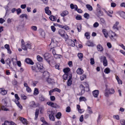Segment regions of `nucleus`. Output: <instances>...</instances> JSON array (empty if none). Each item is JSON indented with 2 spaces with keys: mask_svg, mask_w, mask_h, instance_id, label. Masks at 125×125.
I'll return each mask as SVG.
<instances>
[{
  "mask_svg": "<svg viewBox=\"0 0 125 125\" xmlns=\"http://www.w3.org/2000/svg\"><path fill=\"white\" fill-rule=\"evenodd\" d=\"M1 109L2 110L4 111H7L9 110L4 105H3L1 106Z\"/></svg>",
  "mask_w": 125,
  "mask_h": 125,
  "instance_id": "a18cd8bd",
  "label": "nucleus"
},
{
  "mask_svg": "<svg viewBox=\"0 0 125 125\" xmlns=\"http://www.w3.org/2000/svg\"><path fill=\"white\" fill-rule=\"evenodd\" d=\"M82 25L81 24L78 25L77 27V29L79 32L81 31V30Z\"/></svg>",
  "mask_w": 125,
  "mask_h": 125,
  "instance_id": "79ce46f5",
  "label": "nucleus"
},
{
  "mask_svg": "<svg viewBox=\"0 0 125 125\" xmlns=\"http://www.w3.org/2000/svg\"><path fill=\"white\" fill-rule=\"evenodd\" d=\"M96 14L98 17L102 16L103 15V12L102 11H101V10L99 12H98L97 13H96Z\"/></svg>",
  "mask_w": 125,
  "mask_h": 125,
  "instance_id": "7c9ffc66",
  "label": "nucleus"
},
{
  "mask_svg": "<svg viewBox=\"0 0 125 125\" xmlns=\"http://www.w3.org/2000/svg\"><path fill=\"white\" fill-rule=\"evenodd\" d=\"M57 42V41L56 40L55 38H53L52 40V42L50 43V44H52L53 43H56V42Z\"/></svg>",
  "mask_w": 125,
  "mask_h": 125,
  "instance_id": "f704fd0d",
  "label": "nucleus"
},
{
  "mask_svg": "<svg viewBox=\"0 0 125 125\" xmlns=\"http://www.w3.org/2000/svg\"><path fill=\"white\" fill-rule=\"evenodd\" d=\"M120 16L123 18L125 19V12L122 11L120 13Z\"/></svg>",
  "mask_w": 125,
  "mask_h": 125,
  "instance_id": "473e14b6",
  "label": "nucleus"
},
{
  "mask_svg": "<svg viewBox=\"0 0 125 125\" xmlns=\"http://www.w3.org/2000/svg\"><path fill=\"white\" fill-rule=\"evenodd\" d=\"M54 114V112L52 111H51V113L49 115V118L52 121H55V118L53 116Z\"/></svg>",
  "mask_w": 125,
  "mask_h": 125,
  "instance_id": "9d476101",
  "label": "nucleus"
},
{
  "mask_svg": "<svg viewBox=\"0 0 125 125\" xmlns=\"http://www.w3.org/2000/svg\"><path fill=\"white\" fill-rule=\"evenodd\" d=\"M40 120L43 123V124H47L48 123L47 122L45 121L43 117L41 118L40 119Z\"/></svg>",
  "mask_w": 125,
  "mask_h": 125,
  "instance_id": "4d7b16f0",
  "label": "nucleus"
},
{
  "mask_svg": "<svg viewBox=\"0 0 125 125\" xmlns=\"http://www.w3.org/2000/svg\"><path fill=\"white\" fill-rule=\"evenodd\" d=\"M77 73L79 75L82 74L83 72V70L81 68H79L77 69L76 71Z\"/></svg>",
  "mask_w": 125,
  "mask_h": 125,
  "instance_id": "2eb2a0df",
  "label": "nucleus"
},
{
  "mask_svg": "<svg viewBox=\"0 0 125 125\" xmlns=\"http://www.w3.org/2000/svg\"><path fill=\"white\" fill-rule=\"evenodd\" d=\"M80 101H85L86 99V98L84 97H81L79 98Z\"/></svg>",
  "mask_w": 125,
  "mask_h": 125,
  "instance_id": "4c0bfd02",
  "label": "nucleus"
},
{
  "mask_svg": "<svg viewBox=\"0 0 125 125\" xmlns=\"http://www.w3.org/2000/svg\"><path fill=\"white\" fill-rule=\"evenodd\" d=\"M68 75L67 74H65L63 75V78L64 80H66L68 78Z\"/></svg>",
  "mask_w": 125,
  "mask_h": 125,
  "instance_id": "37998d69",
  "label": "nucleus"
},
{
  "mask_svg": "<svg viewBox=\"0 0 125 125\" xmlns=\"http://www.w3.org/2000/svg\"><path fill=\"white\" fill-rule=\"evenodd\" d=\"M68 44L69 45L73 47H74L75 45V42L73 41H72V40H69Z\"/></svg>",
  "mask_w": 125,
  "mask_h": 125,
  "instance_id": "dca6fc26",
  "label": "nucleus"
},
{
  "mask_svg": "<svg viewBox=\"0 0 125 125\" xmlns=\"http://www.w3.org/2000/svg\"><path fill=\"white\" fill-rule=\"evenodd\" d=\"M31 106L32 107H35L36 106L35 103L33 101L31 102Z\"/></svg>",
  "mask_w": 125,
  "mask_h": 125,
  "instance_id": "5fc2aeb1",
  "label": "nucleus"
},
{
  "mask_svg": "<svg viewBox=\"0 0 125 125\" xmlns=\"http://www.w3.org/2000/svg\"><path fill=\"white\" fill-rule=\"evenodd\" d=\"M44 57L45 59L48 62L50 63V61L49 60L50 58L51 57L50 55L48 53H46L44 54Z\"/></svg>",
  "mask_w": 125,
  "mask_h": 125,
  "instance_id": "0eeeda50",
  "label": "nucleus"
},
{
  "mask_svg": "<svg viewBox=\"0 0 125 125\" xmlns=\"http://www.w3.org/2000/svg\"><path fill=\"white\" fill-rule=\"evenodd\" d=\"M2 101L4 103V105L5 106H6V105L7 104V102L6 101V99L5 98L3 99Z\"/></svg>",
  "mask_w": 125,
  "mask_h": 125,
  "instance_id": "13d9d810",
  "label": "nucleus"
},
{
  "mask_svg": "<svg viewBox=\"0 0 125 125\" xmlns=\"http://www.w3.org/2000/svg\"><path fill=\"white\" fill-rule=\"evenodd\" d=\"M39 93V92L38 88H35L34 89V95H36Z\"/></svg>",
  "mask_w": 125,
  "mask_h": 125,
  "instance_id": "cd10ccee",
  "label": "nucleus"
},
{
  "mask_svg": "<svg viewBox=\"0 0 125 125\" xmlns=\"http://www.w3.org/2000/svg\"><path fill=\"white\" fill-rule=\"evenodd\" d=\"M82 19L81 16L79 15H77L76 17V19L77 20H81Z\"/></svg>",
  "mask_w": 125,
  "mask_h": 125,
  "instance_id": "09e8293b",
  "label": "nucleus"
},
{
  "mask_svg": "<svg viewBox=\"0 0 125 125\" xmlns=\"http://www.w3.org/2000/svg\"><path fill=\"white\" fill-rule=\"evenodd\" d=\"M13 21V20L12 19L9 18L7 20V22L8 23H10Z\"/></svg>",
  "mask_w": 125,
  "mask_h": 125,
  "instance_id": "0e129e2a",
  "label": "nucleus"
},
{
  "mask_svg": "<svg viewBox=\"0 0 125 125\" xmlns=\"http://www.w3.org/2000/svg\"><path fill=\"white\" fill-rule=\"evenodd\" d=\"M71 77L70 76H69L70 78L68 80L67 83V84L68 86H70L72 84V81L71 80Z\"/></svg>",
  "mask_w": 125,
  "mask_h": 125,
  "instance_id": "393cba45",
  "label": "nucleus"
},
{
  "mask_svg": "<svg viewBox=\"0 0 125 125\" xmlns=\"http://www.w3.org/2000/svg\"><path fill=\"white\" fill-rule=\"evenodd\" d=\"M70 69L69 68H67L64 69L63 71L66 74H68V73L70 71Z\"/></svg>",
  "mask_w": 125,
  "mask_h": 125,
  "instance_id": "c756f323",
  "label": "nucleus"
},
{
  "mask_svg": "<svg viewBox=\"0 0 125 125\" xmlns=\"http://www.w3.org/2000/svg\"><path fill=\"white\" fill-rule=\"evenodd\" d=\"M84 35L86 37V38L87 39H89L90 38V36L88 32H86L85 33Z\"/></svg>",
  "mask_w": 125,
  "mask_h": 125,
  "instance_id": "49530a36",
  "label": "nucleus"
},
{
  "mask_svg": "<svg viewBox=\"0 0 125 125\" xmlns=\"http://www.w3.org/2000/svg\"><path fill=\"white\" fill-rule=\"evenodd\" d=\"M19 120L24 125L27 124V121L26 120L22 117H21L20 118Z\"/></svg>",
  "mask_w": 125,
  "mask_h": 125,
  "instance_id": "4468645a",
  "label": "nucleus"
},
{
  "mask_svg": "<svg viewBox=\"0 0 125 125\" xmlns=\"http://www.w3.org/2000/svg\"><path fill=\"white\" fill-rule=\"evenodd\" d=\"M77 107L79 113H82L84 111V110L80 108V106L79 105H77Z\"/></svg>",
  "mask_w": 125,
  "mask_h": 125,
  "instance_id": "aec40b11",
  "label": "nucleus"
},
{
  "mask_svg": "<svg viewBox=\"0 0 125 125\" xmlns=\"http://www.w3.org/2000/svg\"><path fill=\"white\" fill-rule=\"evenodd\" d=\"M47 104L54 108H56L58 106V105L56 104L53 103L51 101L47 102Z\"/></svg>",
  "mask_w": 125,
  "mask_h": 125,
  "instance_id": "423d86ee",
  "label": "nucleus"
},
{
  "mask_svg": "<svg viewBox=\"0 0 125 125\" xmlns=\"http://www.w3.org/2000/svg\"><path fill=\"white\" fill-rule=\"evenodd\" d=\"M49 18L52 21H55L56 19V18L55 17L53 16H50Z\"/></svg>",
  "mask_w": 125,
  "mask_h": 125,
  "instance_id": "2f4dec72",
  "label": "nucleus"
},
{
  "mask_svg": "<svg viewBox=\"0 0 125 125\" xmlns=\"http://www.w3.org/2000/svg\"><path fill=\"white\" fill-rule=\"evenodd\" d=\"M53 55L54 57L56 59L60 58V56H61L60 55L57 54H56L54 55Z\"/></svg>",
  "mask_w": 125,
  "mask_h": 125,
  "instance_id": "8fccbe9b",
  "label": "nucleus"
},
{
  "mask_svg": "<svg viewBox=\"0 0 125 125\" xmlns=\"http://www.w3.org/2000/svg\"><path fill=\"white\" fill-rule=\"evenodd\" d=\"M102 31L104 37L106 38H107L109 35H108L107 31L105 29H103Z\"/></svg>",
  "mask_w": 125,
  "mask_h": 125,
  "instance_id": "f3484780",
  "label": "nucleus"
},
{
  "mask_svg": "<svg viewBox=\"0 0 125 125\" xmlns=\"http://www.w3.org/2000/svg\"><path fill=\"white\" fill-rule=\"evenodd\" d=\"M90 63L93 65L94 64V59L93 58H91L90 59Z\"/></svg>",
  "mask_w": 125,
  "mask_h": 125,
  "instance_id": "e2e57ef3",
  "label": "nucleus"
},
{
  "mask_svg": "<svg viewBox=\"0 0 125 125\" xmlns=\"http://www.w3.org/2000/svg\"><path fill=\"white\" fill-rule=\"evenodd\" d=\"M71 8L72 9H75V10L76 9L78 8L77 6L76 5H74L73 4H71L70 5Z\"/></svg>",
  "mask_w": 125,
  "mask_h": 125,
  "instance_id": "b1692460",
  "label": "nucleus"
},
{
  "mask_svg": "<svg viewBox=\"0 0 125 125\" xmlns=\"http://www.w3.org/2000/svg\"><path fill=\"white\" fill-rule=\"evenodd\" d=\"M99 93V90H95L93 92V96L95 97H97Z\"/></svg>",
  "mask_w": 125,
  "mask_h": 125,
  "instance_id": "ddd939ff",
  "label": "nucleus"
},
{
  "mask_svg": "<svg viewBox=\"0 0 125 125\" xmlns=\"http://www.w3.org/2000/svg\"><path fill=\"white\" fill-rule=\"evenodd\" d=\"M119 24V22L118 21L116 22L113 27V28L114 30H118V28L117 27V26Z\"/></svg>",
  "mask_w": 125,
  "mask_h": 125,
  "instance_id": "a211bd4d",
  "label": "nucleus"
},
{
  "mask_svg": "<svg viewBox=\"0 0 125 125\" xmlns=\"http://www.w3.org/2000/svg\"><path fill=\"white\" fill-rule=\"evenodd\" d=\"M20 18H22L25 17L26 19H28L27 15L26 14H22L20 15Z\"/></svg>",
  "mask_w": 125,
  "mask_h": 125,
  "instance_id": "e433bc0d",
  "label": "nucleus"
},
{
  "mask_svg": "<svg viewBox=\"0 0 125 125\" xmlns=\"http://www.w3.org/2000/svg\"><path fill=\"white\" fill-rule=\"evenodd\" d=\"M49 7H47L45 8L44 10L45 13L48 15H50L51 14V12L49 10Z\"/></svg>",
  "mask_w": 125,
  "mask_h": 125,
  "instance_id": "f8f14e48",
  "label": "nucleus"
},
{
  "mask_svg": "<svg viewBox=\"0 0 125 125\" xmlns=\"http://www.w3.org/2000/svg\"><path fill=\"white\" fill-rule=\"evenodd\" d=\"M121 124L123 125H125V121L123 119L120 120Z\"/></svg>",
  "mask_w": 125,
  "mask_h": 125,
  "instance_id": "338daca9",
  "label": "nucleus"
},
{
  "mask_svg": "<svg viewBox=\"0 0 125 125\" xmlns=\"http://www.w3.org/2000/svg\"><path fill=\"white\" fill-rule=\"evenodd\" d=\"M84 16L85 18L88 19L89 18L90 15H89L88 13H85L84 14Z\"/></svg>",
  "mask_w": 125,
  "mask_h": 125,
  "instance_id": "58836bf2",
  "label": "nucleus"
},
{
  "mask_svg": "<svg viewBox=\"0 0 125 125\" xmlns=\"http://www.w3.org/2000/svg\"><path fill=\"white\" fill-rule=\"evenodd\" d=\"M31 68L32 70L34 72H38L42 71V70H43V67L42 65L39 63H37L36 67L32 66Z\"/></svg>",
  "mask_w": 125,
  "mask_h": 125,
  "instance_id": "f03ea898",
  "label": "nucleus"
},
{
  "mask_svg": "<svg viewBox=\"0 0 125 125\" xmlns=\"http://www.w3.org/2000/svg\"><path fill=\"white\" fill-rule=\"evenodd\" d=\"M37 58L38 61L39 62H42L43 60L42 58L39 55L37 56Z\"/></svg>",
  "mask_w": 125,
  "mask_h": 125,
  "instance_id": "72a5a7b5",
  "label": "nucleus"
},
{
  "mask_svg": "<svg viewBox=\"0 0 125 125\" xmlns=\"http://www.w3.org/2000/svg\"><path fill=\"white\" fill-rule=\"evenodd\" d=\"M99 25V24L97 22H95L93 24V27L95 28L97 27Z\"/></svg>",
  "mask_w": 125,
  "mask_h": 125,
  "instance_id": "6e6d98bb",
  "label": "nucleus"
},
{
  "mask_svg": "<svg viewBox=\"0 0 125 125\" xmlns=\"http://www.w3.org/2000/svg\"><path fill=\"white\" fill-rule=\"evenodd\" d=\"M16 11L18 15H19L21 12V9L20 8H19L16 9Z\"/></svg>",
  "mask_w": 125,
  "mask_h": 125,
  "instance_id": "de8ad7c7",
  "label": "nucleus"
},
{
  "mask_svg": "<svg viewBox=\"0 0 125 125\" xmlns=\"http://www.w3.org/2000/svg\"><path fill=\"white\" fill-rule=\"evenodd\" d=\"M59 34L62 37L67 39H68V36L65 32V31L62 29H60L58 31Z\"/></svg>",
  "mask_w": 125,
  "mask_h": 125,
  "instance_id": "20e7f679",
  "label": "nucleus"
},
{
  "mask_svg": "<svg viewBox=\"0 0 125 125\" xmlns=\"http://www.w3.org/2000/svg\"><path fill=\"white\" fill-rule=\"evenodd\" d=\"M62 28H64L66 30H68L69 29V27L67 25H65L64 26H63Z\"/></svg>",
  "mask_w": 125,
  "mask_h": 125,
  "instance_id": "774afa93",
  "label": "nucleus"
},
{
  "mask_svg": "<svg viewBox=\"0 0 125 125\" xmlns=\"http://www.w3.org/2000/svg\"><path fill=\"white\" fill-rule=\"evenodd\" d=\"M2 125H16V124L14 123L13 122L11 121L9 122L7 121H5L4 123H3Z\"/></svg>",
  "mask_w": 125,
  "mask_h": 125,
  "instance_id": "6e6552de",
  "label": "nucleus"
},
{
  "mask_svg": "<svg viewBox=\"0 0 125 125\" xmlns=\"http://www.w3.org/2000/svg\"><path fill=\"white\" fill-rule=\"evenodd\" d=\"M25 62L27 64H30L31 65H33L34 64V62L30 58H26Z\"/></svg>",
  "mask_w": 125,
  "mask_h": 125,
  "instance_id": "9b49d317",
  "label": "nucleus"
},
{
  "mask_svg": "<svg viewBox=\"0 0 125 125\" xmlns=\"http://www.w3.org/2000/svg\"><path fill=\"white\" fill-rule=\"evenodd\" d=\"M108 36L110 38L112 41H116L118 36L117 35L115 32L112 31L110 32Z\"/></svg>",
  "mask_w": 125,
  "mask_h": 125,
  "instance_id": "7ed1b4c3",
  "label": "nucleus"
},
{
  "mask_svg": "<svg viewBox=\"0 0 125 125\" xmlns=\"http://www.w3.org/2000/svg\"><path fill=\"white\" fill-rule=\"evenodd\" d=\"M109 94H114L115 92L113 88L109 89L108 90Z\"/></svg>",
  "mask_w": 125,
  "mask_h": 125,
  "instance_id": "a878e982",
  "label": "nucleus"
},
{
  "mask_svg": "<svg viewBox=\"0 0 125 125\" xmlns=\"http://www.w3.org/2000/svg\"><path fill=\"white\" fill-rule=\"evenodd\" d=\"M21 47L22 49L24 51H27L28 49H31V43L30 42L25 43L23 39L21 40Z\"/></svg>",
  "mask_w": 125,
  "mask_h": 125,
  "instance_id": "f257e3e1",
  "label": "nucleus"
},
{
  "mask_svg": "<svg viewBox=\"0 0 125 125\" xmlns=\"http://www.w3.org/2000/svg\"><path fill=\"white\" fill-rule=\"evenodd\" d=\"M100 59L101 62H103V65L104 66L107 65V61L105 57L104 56H101L100 58Z\"/></svg>",
  "mask_w": 125,
  "mask_h": 125,
  "instance_id": "39448f33",
  "label": "nucleus"
},
{
  "mask_svg": "<svg viewBox=\"0 0 125 125\" xmlns=\"http://www.w3.org/2000/svg\"><path fill=\"white\" fill-rule=\"evenodd\" d=\"M78 56L79 58L81 59V60L82 61L83 56V54L81 53H79L78 54Z\"/></svg>",
  "mask_w": 125,
  "mask_h": 125,
  "instance_id": "c9c22d12",
  "label": "nucleus"
},
{
  "mask_svg": "<svg viewBox=\"0 0 125 125\" xmlns=\"http://www.w3.org/2000/svg\"><path fill=\"white\" fill-rule=\"evenodd\" d=\"M109 92L108 91V89H106L105 90V92L104 93L105 96L106 97H108L109 96Z\"/></svg>",
  "mask_w": 125,
  "mask_h": 125,
  "instance_id": "ea45409f",
  "label": "nucleus"
},
{
  "mask_svg": "<svg viewBox=\"0 0 125 125\" xmlns=\"http://www.w3.org/2000/svg\"><path fill=\"white\" fill-rule=\"evenodd\" d=\"M51 100L52 101H54L55 100V97L53 96H51L50 97Z\"/></svg>",
  "mask_w": 125,
  "mask_h": 125,
  "instance_id": "bf43d9fd",
  "label": "nucleus"
},
{
  "mask_svg": "<svg viewBox=\"0 0 125 125\" xmlns=\"http://www.w3.org/2000/svg\"><path fill=\"white\" fill-rule=\"evenodd\" d=\"M61 113L59 112L57 113L56 115V117L58 118L59 119L61 118Z\"/></svg>",
  "mask_w": 125,
  "mask_h": 125,
  "instance_id": "a19ab883",
  "label": "nucleus"
},
{
  "mask_svg": "<svg viewBox=\"0 0 125 125\" xmlns=\"http://www.w3.org/2000/svg\"><path fill=\"white\" fill-rule=\"evenodd\" d=\"M15 99L18 100H20V98L18 96V95L17 94H15Z\"/></svg>",
  "mask_w": 125,
  "mask_h": 125,
  "instance_id": "69168bd1",
  "label": "nucleus"
},
{
  "mask_svg": "<svg viewBox=\"0 0 125 125\" xmlns=\"http://www.w3.org/2000/svg\"><path fill=\"white\" fill-rule=\"evenodd\" d=\"M39 99L41 101H44L45 100L44 96L42 95H40L39 97Z\"/></svg>",
  "mask_w": 125,
  "mask_h": 125,
  "instance_id": "5701e85b",
  "label": "nucleus"
},
{
  "mask_svg": "<svg viewBox=\"0 0 125 125\" xmlns=\"http://www.w3.org/2000/svg\"><path fill=\"white\" fill-rule=\"evenodd\" d=\"M87 107L88 108V112L90 114H92V112L91 109V107L88 106H87Z\"/></svg>",
  "mask_w": 125,
  "mask_h": 125,
  "instance_id": "603ef678",
  "label": "nucleus"
},
{
  "mask_svg": "<svg viewBox=\"0 0 125 125\" xmlns=\"http://www.w3.org/2000/svg\"><path fill=\"white\" fill-rule=\"evenodd\" d=\"M104 72L108 74L110 72V70L109 68L107 67L104 69Z\"/></svg>",
  "mask_w": 125,
  "mask_h": 125,
  "instance_id": "bb28decb",
  "label": "nucleus"
},
{
  "mask_svg": "<svg viewBox=\"0 0 125 125\" xmlns=\"http://www.w3.org/2000/svg\"><path fill=\"white\" fill-rule=\"evenodd\" d=\"M51 28L52 31L53 32H54L56 30V28L53 26H51Z\"/></svg>",
  "mask_w": 125,
  "mask_h": 125,
  "instance_id": "680f3d73",
  "label": "nucleus"
},
{
  "mask_svg": "<svg viewBox=\"0 0 125 125\" xmlns=\"http://www.w3.org/2000/svg\"><path fill=\"white\" fill-rule=\"evenodd\" d=\"M39 113V110L38 109H36V111L35 112V119H36L37 118L38 116V115Z\"/></svg>",
  "mask_w": 125,
  "mask_h": 125,
  "instance_id": "c85d7f7f",
  "label": "nucleus"
},
{
  "mask_svg": "<svg viewBox=\"0 0 125 125\" xmlns=\"http://www.w3.org/2000/svg\"><path fill=\"white\" fill-rule=\"evenodd\" d=\"M83 84H84V85L85 86V87L86 88H87L88 90H89V85L86 82H84V83H83Z\"/></svg>",
  "mask_w": 125,
  "mask_h": 125,
  "instance_id": "052dcab7",
  "label": "nucleus"
},
{
  "mask_svg": "<svg viewBox=\"0 0 125 125\" xmlns=\"http://www.w3.org/2000/svg\"><path fill=\"white\" fill-rule=\"evenodd\" d=\"M86 7L88 10L90 11H92L93 10L92 7L89 4H87L86 5Z\"/></svg>",
  "mask_w": 125,
  "mask_h": 125,
  "instance_id": "4be33fe9",
  "label": "nucleus"
},
{
  "mask_svg": "<svg viewBox=\"0 0 125 125\" xmlns=\"http://www.w3.org/2000/svg\"><path fill=\"white\" fill-rule=\"evenodd\" d=\"M97 49L99 51H102L103 50V48L102 46L100 44H99L97 46Z\"/></svg>",
  "mask_w": 125,
  "mask_h": 125,
  "instance_id": "6ab92c4d",
  "label": "nucleus"
},
{
  "mask_svg": "<svg viewBox=\"0 0 125 125\" xmlns=\"http://www.w3.org/2000/svg\"><path fill=\"white\" fill-rule=\"evenodd\" d=\"M62 124L61 122L60 121H58L55 122V125H61Z\"/></svg>",
  "mask_w": 125,
  "mask_h": 125,
  "instance_id": "864d4df0",
  "label": "nucleus"
},
{
  "mask_svg": "<svg viewBox=\"0 0 125 125\" xmlns=\"http://www.w3.org/2000/svg\"><path fill=\"white\" fill-rule=\"evenodd\" d=\"M7 90H5L3 88L0 89V93L2 95H6L7 94Z\"/></svg>",
  "mask_w": 125,
  "mask_h": 125,
  "instance_id": "1a4fd4ad",
  "label": "nucleus"
},
{
  "mask_svg": "<svg viewBox=\"0 0 125 125\" xmlns=\"http://www.w3.org/2000/svg\"><path fill=\"white\" fill-rule=\"evenodd\" d=\"M32 30L34 31H36L37 29V27L36 26H32L31 27Z\"/></svg>",
  "mask_w": 125,
  "mask_h": 125,
  "instance_id": "c03bdc74",
  "label": "nucleus"
},
{
  "mask_svg": "<svg viewBox=\"0 0 125 125\" xmlns=\"http://www.w3.org/2000/svg\"><path fill=\"white\" fill-rule=\"evenodd\" d=\"M68 14V12L67 10H65L63 11L61 14V15L62 16L64 17L66 16Z\"/></svg>",
  "mask_w": 125,
  "mask_h": 125,
  "instance_id": "412c9836",
  "label": "nucleus"
},
{
  "mask_svg": "<svg viewBox=\"0 0 125 125\" xmlns=\"http://www.w3.org/2000/svg\"><path fill=\"white\" fill-rule=\"evenodd\" d=\"M86 76L85 74H83L80 76V79L81 81L83 80L86 78Z\"/></svg>",
  "mask_w": 125,
  "mask_h": 125,
  "instance_id": "3c124183",
  "label": "nucleus"
}]
</instances>
